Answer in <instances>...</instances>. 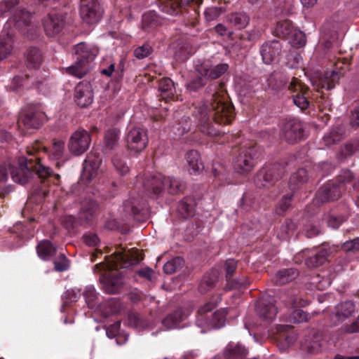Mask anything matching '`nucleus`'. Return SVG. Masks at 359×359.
Returning a JSON list of instances; mask_svg holds the SVG:
<instances>
[{"label": "nucleus", "mask_w": 359, "mask_h": 359, "mask_svg": "<svg viewBox=\"0 0 359 359\" xmlns=\"http://www.w3.org/2000/svg\"><path fill=\"white\" fill-rule=\"evenodd\" d=\"M191 114L198 130L214 142L223 144L233 137L221 133L217 127L231 124L236 116L235 108L226 93L215 92L210 98L194 104Z\"/></svg>", "instance_id": "1"}, {"label": "nucleus", "mask_w": 359, "mask_h": 359, "mask_svg": "<svg viewBox=\"0 0 359 359\" xmlns=\"http://www.w3.org/2000/svg\"><path fill=\"white\" fill-rule=\"evenodd\" d=\"M65 147V142L60 140H53L50 147H46L39 140L35 141L31 147H27V156L25 158H32L34 164L41 165L48 171V174L41 177H35L34 184L29 191V200L31 202L36 204L41 203L50 193V189L48 188L50 184L57 185L60 179V175H53L50 168L41 163V154L46 155L49 160L55 161V165L59 168L65 162L63 159Z\"/></svg>", "instance_id": "2"}, {"label": "nucleus", "mask_w": 359, "mask_h": 359, "mask_svg": "<svg viewBox=\"0 0 359 359\" xmlns=\"http://www.w3.org/2000/svg\"><path fill=\"white\" fill-rule=\"evenodd\" d=\"M267 83L270 88L275 90H280L287 86L294 93V104L302 111L307 109L316 99L310 88L294 76L290 81L289 77L283 73L275 72L269 77Z\"/></svg>", "instance_id": "3"}, {"label": "nucleus", "mask_w": 359, "mask_h": 359, "mask_svg": "<svg viewBox=\"0 0 359 359\" xmlns=\"http://www.w3.org/2000/svg\"><path fill=\"white\" fill-rule=\"evenodd\" d=\"M145 194L150 198L161 195L164 190L170 194H178L186 189V183L179 178L165 177L161 174L146 177L142 181Z\"/></svg>", "instance_id": "4"}, {"label": "nucleus", "mask_w": 359, "mask_h": 359, "mask_svg": "<svg viewBox=\"0 0 359 359\" xmlns=\"http://www.w3.org/2000/svg\"><path fill=\"white\" fill-rule=\"evenodd\" d=\"M144 259L142 250L131 249L127 252L123 248L116 251L110 256L104 257V262L94 266L95 272L102 271H118L119 269L128 268L139 264Z\"/></svg>", "instance_id": "5"}, {"label": "nucleus", "mask_w": 359, "mask_h": 359, "mask_svg": "<svg viewBox=\"0 0 359 359\" xmlns=\"http://www.w3.org/2000/svg\"><path fill=\"white\" fill-rule=\"evenodd\" d=\"M234 149L237 153L233 158L235 170L241 175L252 172L261 155V149L257 144L253 141H245Z\"/></svg>", "instance_id": "6"}, {"label": "nucleus", "mask_w": 359, "mask_h": 359, "mask_svg": "<svg viewBox=\"0 0 359 359\" xmlns=\"http://www.w3.org/2000/svg\"><path fill=\"white\" fill-rule=\"evenodd\" d=\"M217 305V302L210 301L199 307L196 324L202 329L201 332L212 328L219 329L224 325L228 314L227 309H220L212 313Z\"/></svg>", "instance_id": "7"}, {"label": "nucleus", "mask_w": 359, "mask_h": 359, "mask_svg": "<svg viewBox=\"0 0 359 359\" xmlns=\"http://www.w3.org/2000/svg\"><path fill=\"white\" fill-rule=\"evenodd\" d=\"M202 3L203 0H162L158 7L162 12L169 15H188L187 18L192 20L191 24L194 26Z\"/></svg>", "instance_id": "8"}, {"label": "nucleus", "mask_w": 359, "mask_h": 359, "mask_svg": "<svg viewBox=\"0 0 359 359\" xmlns=\"http://www.w3.org/2000/svg\"><path fill=\"white\" fill-rule=\"evenodd\" d=\"M99 53V49L93 45L81 42L76 45L75 54L76 61L75 65L68 67L67 72L76 77L81 78L88 72V66Z\"/></svg>", "instance_id": "9"}, {"label": "nucleus", "mask_w": 359, "mask_h": 359, "mask_svg": "<svg viewBox=\"0 0 359 359\" xmlns=\"http://www.w3.org/2000/svg\"><path fill=\"white\" fill-rule=\"evenodd\" d=\"M282 302L288 308L293 309L290 313V321L294 323H300L307 321L309 314L298 307L306 305V301L299 296V291L294 289L283 294L281 297Z\"/></svg>", "instance_id": "10"}, {"label": "nucleus", "mask_w": 359, "mask_h": 359, "mask_svg": "<svg viewBox=\"0 0 359 359\" xmlns=\"http://www.w3.org/2000/svg\"><path fill=\"white\" fill-rule=\"evenodd\" d=\"M285 172V168L280 163L265 165L255 177L257 187H270L278 181Z\"/></svg>", "instance_id": "11"}, {"label": "nucleus", "mask_w": 359, "mask_h": 359, "mask_svg": "<svg viewBox=\"0 0 359 359\" xmlns=\"http://www.w3.org/2000/svg\"><path fill=\"white\" fill-rule=\"evenodd\" d=\"M46 120V114L39 104H27L21 111L18 125H23L27 128H39Z\"/></svg>", "instance_id": "12"}, {"label": "nucleus", "mask_w": 359, "mask_h": 359, "mask_svg": "<svg viewBox=\"0 0 359 359\" xmlns=\"http://www.w3.org/2000/svg\"><path fill=\"white\" fill-rule=\"evenodd\" d=\"M125 140L126 147L129 150L135 153H140L148 144L147 130L140 126L128 128Z\"/></svg>", "instance_id": "13"}, {"label": "nucleus", "mask_w": 359, "mask_h": 359, "mask_svg": "<svg viewBox=\"0 0 359 359\" xmlns=\"http://www.w3.org/2000/svg\"><path fill=\"white\" fill-rule=\"evenodd\" d=\"M281 137L289 144H294L304 138L302 123L297 118H286L280 130Z\"/></svg>", "instance_id": "14"}, {"label": "nucleus", "mask_w": 359, "mask_h": 359, "mask_svg": "<svg viewBox=\"0 0 359 359\" xmlns=\"http://www.w3.org/2000/svg\"><path fill=\"white\" fill-rule=\"evenodd\" d=\"M238 262L233 259H229L224 263L226 272V287L228 290L246 289L250 287L251 280L247 276L233 278V276L237 269Z\"/></svg>", "instance_id": "15"}, {"label": "nucleus", "mask_w": 359, "mask_h": 359, "mask_svg": "<svg viewBox=\"0 0 359 359\" xmlns=\"http://www.w3.org/2000/svg\"><path fill=\"white\" fill-rule=\"evenodd\" d=\"M123 208L126 214L138 222H144L147 217L146 203L143 196L135 197L131 195L129 199L123 203Z\"/></svg>", "instance_id": "16"}, {"label": "nucleus", "mask_w": 359, "mask_h": 359, "mask_svg": "<svg viewBox=\"0 0 359 359\" xmlns=\"http://www.w3.org/2000/svg\"><path fill=\"white\" fill-rule=\"evenodd\" d=\"M91 142L90 133L84 129H78L70 137L68 147L76 156H80L89 148Z\"/></svg>", "instance_id": "17"}, {"label": "nucleus", "mask_w": 359, "mask_h": 359, "mask_svg": "<svg viewBox=\"0 0 359 359\" xmlns=\"http://www.w3.org/2000/svg\"><path fill=\"white\" fill-rule=\"evenodd\" d=\"M102 14L97 0H81L80 15L88 24L97 22Z\"/></svg>", "instance_id": "18"}, {"label": "nucleus", "mask_w": 359, "mask_h": 359, "mask_svg": "<svg viewBox=\"0 0 359 359\" xmlns=\"http://www.w3.org/2000/svg\"><path fill=\"white\" fill-rule=\"evenodd\" d=\"M343 188L334 181H329L320 188L316 196V202L326 203L337 200L341 195Z\"/></svg>", "instance_id": "19"}, {"label": "nucleus", "mask_w": 359, "mask_h": 359, "mask_svg": "<svg viewBox=\"0 0 359 359\" xmlns=\"http://www.w3.org/2000/svg\"><path fill=\"white\" fill-rule=\"evenodd\" d=\"M34 219L25 222L16 223L11 229L13 238H18L15 247H20L24 241H27L34 235Z\"/></svg>", "instance_id": "20"}, {"label": "nucleus", "mask_w": 359, "mask_h": 359, "mask_svg": "<svg viewBox=\"0 0 359 359\" xmlns=\"http://www.w3.org/2000/svg\"><path fill=\"white\" fill-rule=\"evenodd\" d=\"M74 99L81 108L89 106L93 101L91 84L86 81L79 82L74 88Z\"/></svg>", "instance_id": "21"}, {"label": "nucleus", "mask_w": 359, "mask_h": 359, "mask_svg": "<svg viewBox=\"0 0 359 359\" xmlns=\"http://www.w3.org/2000/svg\"><path fill=\"white\" fill-rule=\"evenodd\" d=\"M256 311L259 318L266 323H271L278 312L273 298L260 299L256 304Z\"/></svg>", "instance_id": "22"}, {"label": "nucleus", "mask_w": 359, "mask_h": 359, "mask_svg": "<svg viewBox=\"0 0 359 359\" xmlns=\"http://www.w3.org/2000/svg\"><path fill=\"white\" fill-rule=\"evenodd\" d=\"M47 36H54L62 32L65 25V18L59 13H49L42 21Z\"/></svg>", "instance_id": "23"}, {"label": "nucleus", "mask_w": 359, "mask_h": 359, "mask_svg": "<svg viewBox=\"0 0 359 359\" xmlns=\"http://www.w3.org/2000/svg\"><path fill=\"white\" fill-rule=\"evenodd\" d=\"M346 60L341 61L340 59L334 63L335 69L332 71H327L324 75L319 80V85L322 88L327 90L334 88L337 83H338L340 76L343 74L341 70L343 69V65H345Z\"/></svg>", "instance_id": "24"}, {"label": "nucleus", "mask_w": 359, "mask_h": 359, "mask_svg": "<svg viewBox=\"0 0 359 359\" xmlns=\"http://www.w3.org/2000/svg\"><path fill=\"white\" fill-rule=\"evenodd\" d=\"M283 46L280 41L273 40L264 42L259 49L264 63L269 65L281 54Z\"/></svg>", "instance_id": "25"}, {"label": "nucleus", "mask_w": 359, "mask_h": 359, "mask_svg": "<svg viewBox=\"0 0 359 359\" xmlns=\"http://www.w3.org/2000/svg\"><path fill=\"white\" fill-rule=\"evenodd\" d=\"M158 96L166 102L176 101L178 95L174 81L169 77H163L157 81Z\"/></svg>", "instance_id": "26"}, {"label": "nucleus", "mask_w": 359, "mask_h": 359, "mask_svg": "<svg viewBox=\"0 0 359 359\" xmlns=\"http://www.w3.org/2000/svg\"><path fill=\"white\" fill-rule=\"evenodd\" d=\"M278 331V333L276 336L277 346L281 351H284L295 342L297 337L292 327L290 325H280Z\"/></svg>", "instance_id": "27"}, {"label": "nucleus", "mask_w": 359, "mask_h": 359, "mask_svg": "<svg viewBox=\"0 0 359 359\" xmlns=\"http://www.w3.org/2000/svg\"><path fill=\"white\" fill-rule=\"evenodd\" d=\"M101 163L99 156L88 154L83 162V170L81 175L82 180L86 184L89 183L97 173L98 168Z\"/></svg>", "instance_id": "28"}, {"label": "nucleus", "mask_w": 359, "mask_h": 359, "mask_svg": "<svg viewBox=\"0 0 359 359\" xmlns=\"http://www.w3.org/2000/svg\"><path fill=\"white\" fill-rule=\"evenodd\" d=\"M307 252L309 255L305 257V264L308 267H317L323 264L327 260L330 255L325 245L314 251H304L303 256H305Z\"/></svg>", "instance_id": "29"}, {"label": "nucleus", "mask_w": 359, "mask_h": 359, "mask_svg": "<svg viewBox=\"0 0 359 359\" xmlns=\"http://www.w3.org/2000/svg\"><path fill=\"white\" fill-rule=\"evenodd\" d=\"M207 71L198 66L196 74L186 83L185 87L189 93L200 92L208 83Z\"/></svg>", "instance_id": "30"}, {"label": "nucleus", "mask_w": 359, "mask_h": 359, "mask_svg": "<svg viewBox=\"0 0 359 359\" xmlns=\"http://www.w3.org/2000/svg\"><path fill=\"white\" fill-rule=\"evenodd\" d=\"M320 339L321 337L316 331L311 332L301 341V350L311 354L318 353L320 349Z\"/></svg>", "instance_id": "31"}, {"label": "nucleus", "mask_w": 359, "mask_h": 359, "mask_svg": "<svg viewBox=\"0 0 359 359\" xmlns=\"http://www.w3.org/2000/svg\"><path fill=\"white\" fill-rule=\"evenodd\" d=\"M98 208L97 203L93 200H87L82 203L79 215L84 225L95 219Z\"/></svg>", "instance_id": "32"}, {"label": "nucleus", "mask_w": 359, "mask_h": 359, "mask_svg": "<svg viewBox=\"0 0 359 359\" xmlns=\"http://www.w3.org/2000/svg\"><path fill=\"white\" fill-rule=\"evenodd\" d=\"M57 250V246L47 239L39 241L36 246V254L43 261L51 260L56 255Z\"/></svg>", "instance_id": "33"}, {"label": "nucleus", "mask_w": 359, "mask_h": 359, "mask_svg": "<svg viewBox=\"0 0 359 359\" xmlns=\"http://www.w3.org/2000/svg\"><path fill=\"white\" fill-rule=\"evenodd\" d=\"M25 64L27 68L38 69L43 62L42 51L37 47L31 46L25 53Z\"/></svg>", "instance_id": "34"}, {"label": "nucleus", "mask_w": 359, "mask_h": 359, "mask_svg": "<svg viewBox=\"0 0 359 359\" xmlns=\"http://www.w3.org/2000/svg\"><path fill=\"white\" fill-rule=\"evenodd\" d=\"M162 23V18L154 11H150L142 15V29L146 32H153Z\"/></svg>", "instance_id": "35"}, {"label": "nucleus", "mask_w": 359, "mask_h": 359, "mask_svg": "<svg viewBox=\"0 0 359 359\" xmlns=\"http://www.w3.org/2000/svg\"><path fill=\"white\" fill-rule=\"evenodd\" d=\"M335 309L336 311L332 317V320L334 324H337L343 322L352 315L355 311V305L351 301H346L338 304Z\"/></svg>", "instance_id": "36"}, {"label": "nucleus", "mask_w": 359, "mask_h": 359, "mask_svg": "<svg viewBox=\"0 0 359 359\" xmlns=\"http://www.w3.org/2000/svg\"><path fill=\"white\" fill-rule=\"evenodd\" d=\"M321 37L326 48H330L338 39V33L334 25L325 22L321 27Z\"/></svg>", "instance_id": "37"}, {"label": "nucleus", "mask_w": 359, "mask_h": 359, "mask_svg": "<svg viewBox=\"0 0 359 359\" xmlns=\"http://www.w3.org/2000/svg\"><path fill=\"white\" fill-rule=\"evenodd\" d=\"M219 281V272L217 270H211L206 273L198 286V290L201 294H205L216 287Z\"/></svg>", "instance_id": "38"}, {"label": "nucleus", "mask_w": 359, "mask_h": 359, "mask_svg": "<svg viewBox=\"0 0 359 359\" xmlns=\"http://www.w3.org/2000/svg\"><path fill=\"white\" fill-rule=\"evenodd\" d=\"M32 14L25 9L16 10L13 15L15 27L20 32H25L29 26Z\"/></svg>", "instance_id": "39"}, {"label": "nucleus", "mask_w": 359, "mask_h": 359, "mask_svg": "<svg viewBox=\"0 0 359 359\" xmlns=\"http://www.w3.org/2000/svg\"><path fill=\"white\" fill-rule=\"evenodd\" d=\"M247 354L248 350L239 343L230 342L223 351L224 359H238L246 356Z\"/></svg>", "instance_id": "40"}, {"label": "nucleus", "mask_w": 359, "mask_h": 359, "mask_svg": "<svg viewBox=\"0 0 359 359\" xmlns=\"http://www.w3.org/2000/svg\"><path fill=\"white\" fill-rule=\"evenodd\" d=\"M196 202L193 196H187L184 197L177 205L179 214L184 218L192 217L195 211Z\"/></svg>", "instance_id": "41"}, {"label": "nucleus", "mask_w": 359, "mask_h": 359, "mask_svg": "<svg viewBox=\"0 0 359 359\" xmlns=\"http://www.w3.org/2000/svg\"><path fill=\"white\" fill-rule=\"evenodd\" d=\"M298 276L299 272L295 269H283L276 273L273 281L276 285H282L292 282L297 278Z\"/></svg>", "instance_id": "42"}, {"label": "nucleus", "mask_w": 359, "mask_h": 359, "mask_svg": "<svg viewBox=\"0 0 359 359\" xmlns=\"http://www.w3.org/2000/svg\"><path fill=\"white\" fill-rule=\"evenodd\" d=\"M262 37V31L259 28L254 27L252 29L245 30L238 34V38L242 43L248 42L249 44L245 47H250L258 41Z\"/></svg>", "instance_id": "43"}, {"label": "nucleus", "mask_w": 359, "mask_h": 359, "mask_svg": "<svg viewBox=\"0 0 359 359\" xmlns=\"http://www.w3.org/2000/svg\"><path fill=\"white\" fill-rule=\"evenodd\" d=\"M119 133L116 129L108 130L104 135V151L105 153L114 150L118 144Z\"/></svg>", "instance_id": "44"}, {"label": "nucleus", "mask_w": 359, "mask_h": 359, "mask_svg": "<svg viewBox=\"0 0 359 359\" xmlns=\"http://www.w3.org/2000/svg\"><path fill=\"white\" fill-rule=\"evenodd\" d=\"M185 316L181 309H177L170 313L163 320V325L168 329H174L179 327L180 323L184 319Z\"/></svg>", "instance_id": "45"}, {"label": "nucleus", "mask_w": 359, "mask_h": 359, "mask_svg": "<svg viewBox=\"0 0 359 359\" xmlns=\"http://www.w3.org/2000/svg\"><path fill=\"white\" fill-rule=\"evenodd\" d=\"M293 29L292 22L289 20H283L277 22L273 33L276 36L285 38L289 36Z\"/></svg>", "instance_id": "46"}, {"label": "nucleus", "mask_w": 359, "mask_h": 359, "mask_svg": "<svg viewBox=\"0 0 359 359\" xmlns=\"http://www.w3.org/2000/svg\"><path fill=\"white\" fill-rule=\"evenodd\" d=\"M186 159L189 167L194 172L203 170V165L201 161L200 154L196 150H190L186 154Z\"/></svg>", "instance_id": "47"}, {"label": "nucleus", "mask_w": 359, "mask_h": 359, "mask_svg": "<svg viewBox=\"0 0 359 359\" xmlns=\"http://www.w3.org/2000/svg\"><path fill=\"white\" fill-rule=\"evenodd\" d=\"M308 174L304 168H299L292 174L289 180V187L292 191L297 189L300 185L307 181Z\"/></svg>", "instance_id": "48"}, {"label": "nucleus", "mask_w": 359, "mask_h": 359, "mask_svg": "<svg viewBox=\"0 0 359 359\" xmlns=\"http://www.w3.org/2000/svg\"><path fill=\"white\" fill-rule=\"evenodd\" d=\"M200 67H203L207 71V76H205L208 81H209L210 79H216L220 77L228 70L229 66L227 64L222 63L212 68L205 65H200Z\"/></svg>", "instance_id": "49"}, {"label": "nucleus", "mask_w": 359, "mask_h": 359, "mask_svg": "<svg viewBox=\"0 0 359 359\" xmlns=\"http://www.w3.org/2000/svg\"><path fill=\"white\" fill-rule=\"evenodd\" d=\"M229 21L236 29H242L249 24L250 17L245 13H235L229 17Z\"/></svg>", "instance_id": "50"}, {"label": "nucleus", "mask_w": 359, "mask_h": 359, "mask_svg": "<svg viewBox=\"0 0 359 359\" xmlns=\"http://www.w3.org/2000/svg\"><path fill=\"white\" fill-rule=\"evenodd\" d=\"M122 280L119 277L110 276L105 279L104 287L109 294L117 293L122 287Z\"/></svg>", "instance_id": "51"}, {"label": "nucleus", "mask_w": 359, "mask_h": 359, "mask_svg": "<svg viewBox=\"0 0 359 359\" xmlns=\"http://www.w3.org/2000/svg\"><path fill=\"white\" fill-rule=\"evenodd\" d=\"M344 137V130L340 127H336L331 129L330 133L325 135L323 141L326 146H330L342 140Z\"/></svg>", "instance_id": "52"}, {"label": "nucleus", "mask_w": 359, "mask_h": 359, "mask_svg": "<svg viewBox=\"0 0 359 359\" xmlns=\"http://www.w3.org/2000/svg\"><path fill=\"white\" fill-rule=\"evenodd\" d=\"M293 193H287L279 201L276 208V212L278 215H283L292 206Z\"/></svg>", "instance_id": "53"}, {"label": "nucleus", "mask_w": 359, "mask_h": 359, "mask_svg": "<svg viewBox=\"0 0 359 359\" xmlns=\"http://www.w3.org/2000/svg\"><path fill=\"white\" fill-rule=\"evenodd\" d=\"M184 264V261L181 257H176L167 262L163 266V271L167 274H172L180 270Z\"/></svg>", "instance_id": "54"}, {"label": "nucleus", "mask_w": 359, "mask_h": 359, "mask_svg": "<svg viewBox=\"0 0 359 359\" xmlns=\"http://www.w3.org/2000/svg\"><path fill=\"white\" fill-rule=\"evenodd\" d=\"M62 223L68 231H74L78 227L84 225L79 216L76 218L72 215H65L62 218Z\"/></svg>", "instance_id": "55"}, {"label": "nucleus", "mask_w": 359, "mask_h": 359, "mask_svg": "<svg viewBox=\"0 0 359 359\" xmlns=\"http://www.w3.org/2000/svg\"><path fill=\"white\" fill-rule=\"evenodd\" d=\"M290 36L292 46L301 48L305 46L306 39V35L303 32L294 28Z\"/></svg>", "instance_id": "56"}, {"label": "nucleus", "mask_w": 359, "mask_h": 359, "mask_svg": "<svg viewBox=\"0 0 359 359\" xmlns=\"http://www.w3.org/2000/svg\"><path fill=\"white\" fill-rule=\"evenodd\" d=\"M53 264L54 269L56 271H65L69 268V260L64 253H60L57 258L53 261Z\"/></svg>", "instance_id": "57"}, {"label": "nucleus", "mask_w": 359, "mask_h": 359, "mask_svg": "<svg viewBox=\"0 0 359 359\" xmlns=\"http://www.w3.org/2000/svg\"><path fill=\"white\" fill-rule=\"evenodd\" d=\"M83 297L88 307H93L94 302L97 298V292L95 287L93 285L86 286L83 292Z\"/></svg>", "instance_id": "58"}, {"label": "nucleus", "mask_w": 359, "mask_h": 359, "mask_svg": "<svg viewBox=\"0 0 359 359\" xmlns=\"http://www.w3.org/2000/svg\"><path fill=\"white\" fill-rule=\"evenodd\" d=\"M83 242L89 247H97L100 243L98 236L93 232H87L82 236Z\"/></svg>", "instance_id": "59"}, {"label": "nucleus", "mask_w": 359, "mask_h": 359, "mask_svg": "<svg viewBox=\"0 0 359 359\" xmlns=\"http://www.w3.org/2000/svg\"><path fill=\"white\" fill-rule=\"evenodd\" d=\"M359 151V140H353L346 143L341 149V154L345 156H351Z\"/></svg>", "instance_id": "60"}, {"label": "nucleus", "mask_w": 359, "mask_h": 359, "mask_svg": "<svg viewBox=\"0 0 359 359\" xmlns=\"http://www.w3.org/2000/svg\"><path fill=\"white\" fill-rule=\"evenodd\" d=\"M253 196L248 194L245 193L240 201V208L245 212H248L254 204Z\"/></svg>", "instance_id": "61"}, {"label": "nucleus", "mask_w": 359, "mask_h": 359, "mask_svg": "<svg viewBox=\"0 0 359 359\" xmlns=\"http://www.w3.org/2000/svg\"><path fill=\"white\" fill-rule=\"evenodd\" d=\"M112 163L116 170L121 175H125L128 172L129 167L126 163L120 157L114 156L112 158Z\"/></svg>", "instance_id": "62"}, {"label": "nucleus", "mask_w": 359, "mask_h": 359, "mask_svg": "<svg viewBox=\"0 0 359 359\" xmlns=\"http://www.w3.org/2000/svg\"><path fill=\"white\" fill-rule=\"evenodd\" d=\"M353 178V173L348 170H343L340 175H338L337 181V184H340L344 190V184L351 182Z\"/></svg>", "instance_id": "63"}, {"label": "nucleus", "mask_w": 359, "mask_h": 359, "mask_svg": "<svg viewBox=\"0 0 359 359\" xmlns=\"http://www.w3.org/2000/svg\"><path fill=\"white\" fill-rule=\"evenodd\" d=\"M345 252H355L359 250V238L346 241L341 247Z\"/></svg>", "instance_id": "64"}]
</instances>
